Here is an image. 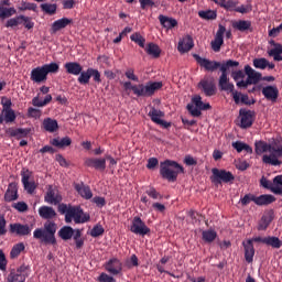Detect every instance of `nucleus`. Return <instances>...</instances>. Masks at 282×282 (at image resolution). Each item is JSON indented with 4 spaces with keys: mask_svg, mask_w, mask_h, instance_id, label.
Returning a JSON list of instances; mask_svg holds the SVG:
<instances>
[{
    "mask_svg": "<svg viewBox=\"0 0 282 282\" xmlns=\"http://www.w3.org/2000/svg\"><path fill=\"white\" fill-rule=\"evenodd\" d=\"M57 210L61 215H65V223L72 224L74 220L75 224H87L91 216L83 210L80 206H72L65 203H61L57 207Z\"/></svg>",
    "mask_w": 282,
    "mask_h": 282,
    "instance_id": "nucleus-1",
    "label": "nucleus"
},
{
    "mask_svg": "<svg viewBox=\"0 0 282 282\" xmlns=\"http://www.w3.org/2000/svg\"><path fill=\"white\" fill-rule=\"evenodd\" d=\"M164 87V84L162 82H149L147 85L139 84V85H132L131 82L123 83V89L126 91H133L134 96H138V98H151L158 90L162 89Z\"/></svg>",
    "mask_w": 282,
    "mask_h": 282,
    "instance_id": "nucleus-2",
    "label": "nucleus"
},
{
    "mask_svg": "<svg viewBox=\"0 0 282 282\" xmlns=\"http://www.w3.org/2000/svg\"><path fill=\"white\" fill-rule=\"evenodd\" d=\"M56 230H58L56 223L47 220L44 228H36L33 231V238L40 239L45 246H56Z\"/></svg>",
    "mask_w": 282,
    "mask_h": 282,
    "instance_id": "nucleus-3",
    "label": "nucleus"
},
{
    "mask_svg": "<svg viewBox=\"0 0 282 282\" xmlns=\"http://www.w3.org/2000/svg\"><path fill=\"white\" fill-rule=\"evenodd\" d=\"M269 153L271 154H264L262 156V162L264 164H271V166H281L282 162L279 158H282V139H273V141L269 143Z\"/></svg>",
    "mask_w": 282,
    "mask_h": 282,
    "instance_id": "nucleus-4",
    "label": "nucleus"
},
{
    "mask_svg": "<svg viewBox=\"0 0 282 282\" xmlns=\"http://www.w3.org/2000/svg\"><path fill=\"white\" fill-rule=\"evenodd\" d=\"M229 67H239V62L228 59L225 64H220L218 67L221 72L218 80V87L221 89V91H235V84L230 83V79L228 78Z\"/></svg>",
    "mask_w": 282,
    "mask_h": 282,
    "instance_id": "nucleus-5",
    "label": "nucleus"
},
{
    "mask_svg": "<svg viewBox=\"0 0 282 282\" xmlns=\"http://www.w3.org/2000/svg\"><path fill=\"white\" fill-rule=\"evenodd\" d=\"M180 173H184V166L177 161L165 160L160 163V175L162 177H177Z\"/></svg>",
    "mask_w": 282,
    "mask_h": 282,
    "instance_id": "nucleus-6",
    "label": "nucleus"
},
{
    "mask_svg": "<svg viewBox=\"0 0 282 282\" xmlns=\"http://www.w3.org/2000/svg\"><path fill=\"white\" fill-rule=\"evenodd\" d=\"M130 231H132L133 235H140V237L151 235V228H149V226H147V223H144L139 216L133 217L130 226Z\"/></svg>",
    "mask_w": 282,
    "mask_h": 282,
    "instance_id": "nucleus-7",
    "label": "nucleus"
},
{
    "mask_svg": "<svg viewBox=\"0 0 282 282\" xmlns=\"http://www.w3.org/2000/svg\"><path fill=\"white\" fill-rule=\"evenodd\" d=\"M193 58L196 61L197 65L205 69V72H217L221 67V63L217 61H210L206 57L199 56V54H193Z\"/></svg>",
    "mask_w": 282,
    "mask_h": 282,
    "instance_id": "nucleus-8",
    "label": "nucleus"
},
{
    "mask_svg": "<svg viewBox=\"0 0 282 282\" xmlns=\"http://www.w3.org/2000/svg\"><path fill=\"white\" fill-rule=\"evenodd\" d=\"M260 186L268 188L274 195H282V177H274L273 182L268 181L265 177L260 178Z\"/></svg>",
    "mask_w": 282,
    "mask_h": 282,
    "instance_id": "nucleus-9",
    "label": "nucleus"
},
{
    "mask_svg": "<svg viewBox=\"0 0 282 282\" xmlns=\"http://www.w3.org/2000/svg\"><path fill=\"white\" fill-rule=\"evenodd\" d=\"M9 230L11 235H17V237H30L32 235V226L21 223H14L9 225Z\"/></svg>",
    "mask_w": 282,
    "mask_h": 282,
    "instance_id": "nucleus-10",
    "label": "nucleus"
},
{
    "mask_svg": "<svg viewBox=\"0 0 282 282\" xmlns=\"http://www.w3.org/2000/svg\"><path fill=\"white\" fill-rule=\"evenodd\" d=\"M239 116H240V127L241 129H250L252 124H254V117L257 113L252 110H246L241 108L239 110Z\"/></svg>",
    "mask_w": 282,
    "mask_h": 282,
    "instance_id": "nucleus-11",
    "label": "nucleus"
},
{
    "mask_svg": "<svg viewBox=\"0 0 282 282\" xmlns=\"http://www.w3.org/2000/svg\"><path fill=\"white\" fill-rule=\"evenodd\" d=\"M204 107V101H202V96L196 95L192 98V104L186 106L187 111L193 116V118H199L202 116V108Z\"/></svg>",
    "mask_w": 282,
    "mask_h": 282,
    "instance_id": "nucleus-12",
    "label": "nucleus"
},
{
    "mask_svg": "<svg viewBox=\"0 0 282 282\" xmlns=\"http://www.w3.org/2000/svg\"><path fill=\"white\" fill-rule=\"evenodd\" d=\"M104 268L108 274H112V276H118V274H122V261L118 258H111L104 264Z\"/></svg>",
    "mask_w": 282,
    "mask_h": 282,
    "instance_id": "nucleus-13",
    "label": "nucleus"
},
{
    "mask_svg": "<svg viewBox=\"0 0 282 282\" xmlns=\"http://www.w3.org/2000/svg\"><path fill=\"white\" fill-rule=\"evenodd\" d=\"M84 165L88 169H95V171H100L101 173L107 169L105 158H86L84 160Z\"/></svg>",
    "mask_w": 282,
    "mask_h": 282,
    "instance_id": "nucleus-14",
    "label": "nucleus"
},
{
    "mask_svg": "<svg viewBox=\"0 0 282 282\" xmlns=\"http://www.w3.org/2000/svg\"><path fill=\"white\" fill-rule=\"evenodd\" d=\"M198 89H200L207 98L217 94V86H215V82L209 79H202L198 83Z\"/></svg>",
    "mask_w": 282,
    "mask_h": 282,
    "instance_id": "nucleus-15",
    "label": "nucleus"
},
{
    "mask_svg": "<svg viewBox=\"0 0 282 282\" xmlns=\"http://www.w3.org/2000/svg\"><path fill=\"white\" fill-rule=\"evenodd\" d=\"M245 74L247 76V83L249 85H259L262 80V75L261 73L254 70L250 65L245 66Z\"/></svg>",
    "mask_w": 282,
    "mask_h": 282,
    "instance_id": "nucleus-16",
    "label": "nucleus"
},
{
    "mask_svg": "<svg viewBox=\"0 0 282 282\" xmlns=\"http://www.w3.org/2000/svg\"><path fill=\"white\" fill-rule=\"evenodd\" d=\"M262 96L274 105L279 100V88L276 86H265L262 88Z\"/></svg>",
    "mask_w": 282,
    "mask_h": 282,
    "instance_id": "nucleus-17",
    "label": "nucleus"
},
{
    "mask_svg": "<svg viewBox=\"0 0 282 282\" xmlns=\"http://www.w3.org/2000/svg\"><path fill=\"white\" fill-rule=\"evenodd\" d=\"M31 80L33 83H45L47 80V73L43 66H37L31 70Z\"/></svg>",
    "mask_w": 282,
    "mask_h": 282,
    "instance_id": "nucleus-18",
    "label": "nucleus"
},
{
    "mask_svg": "<svg viewBox=\"0 0 282 282\" xmlns=\"http://www.w3.org/2000/svg\"><path fill=\"white\" fill-rule=\"evenodd\" d=\"M44 202H46V204H54V206H56L57 204H61V202H63V197L58 195V191L50 186L44 196Z\"/></svg>",
    "mask_w": 282,
    "mask_h": 282,
    "instance_id": "nucleus-19",
    "label": "nucleus"
},
{
    "mask_svg": "<svg viewBox=\"0 0 282 282\" xmlns=\"http://www.w3.org/2000/svg\"><path fill=\"white\" fill-rule=\"evenodd\" d=\"M73 22L74 20L69 18H62L54 21L51 26L52 34H56V32H61V30H65V28H67V25H72Z\"/></svg>",
    "mask_w": 282,
    "mask_h": 282,
    "instance_id": "nucleus-20",
    "label": "nucleus"
},
{
    "mask_svg": "<svg viewBox=\"0 0 282 282\" xmlns=\"http://www.w3.org/2000/svg\"><path fill=\"white\" fill-rule=\"evenodd\" d=\"M242 246L245 248V260L247 263H252L254 261V243H252V240H247L242 242Z\"/></svg>",
    "mask_w": 282,
    "mask_h": 282,
    "instance_id": "nucleus-21",
    "label": "nucleus"
},
{
    "mask_svg": "<svg viewBox=\"0 0 282 282\" xmlns=\"http://www.w3.org/2000/svg\"><path fill=\"white\" fill-rule=\"evenodd\" d=\"M234 30L238 32H252V21L250 20H238L232 22Z\"/></svg>",
    "mask_w": 282,
    "mask_h": 282,
    "instance_id": "nucleus-22",
    "label": "nucleus"
},
{
    "mask_svg": "<svg viewBox=\"0 0 282 282\" xmlns=\"http://www.w3.org/2000/svg\"><path fill=\"white\" fill-rule=\"evenodd\" d=\"M195 47V42L193 41V36L186 35L183 41L178 42L177 50L178 52H191L192 48Z\"/></svg>",
    "mask_w": 282,
    "mask_h": 282,
    "instance_id": "nucleus-23",
    "label": "nucleus"
},
{
    "mask_svg": "<svg viewBox=\"0 0 282 282\" xmlns=\"http://www.w3.org/2000/svg\"><path fill=\"white\" fill-rule=\"evenodd\" d=\"M75 191H77L78 195L84 199H91L94 197V193H91V188L85 183L75 184Z\"/></svg>",
    "mask_w": 282,
    "mask_h": 282,
    "instance_id": "nucleus-24",
    "label": "nucleus"
},
{
    "mask_svg": "<svg viewBox=\"0 0 282 282\" xmlns=\"http://www.w3.org/2000/svg\"><path fill=\"white\" fill-rule=\"evenodd\" d=\"M274 220V210L270 209L265 212L260 220L259 230H267L268 226Z\"/></svg>",
    "mask_w": 282,
    "mask_h": 282,
    "instance_id": "nucleus-25",
    "label": "nucleus"
},
{
    "mask_svg": "<svg viewBox=\"0 0 282 282\" xmlns=\"http://www.w3.org/2000/svg\"><path fill=\"white\" fill-rule=\"evenodd\" d=\"M64 68L66 69L67 74H72L73 76H80L83 72V65L77 62H67L64 65Z\"/></svg>",
    "mask_w": 282,
    "mask_h": 282,
    "instance_id": "nucleus-26",
    "label": "nucleus"
},
{
    "mask_svg": "<svg viewBox=\"0 0 282 282\" xmlns=\"http://www.w3.org/2000/svg\"><path fill=\"white\" fill-rule=\"evenodd\" d=\"M42 128L48 133H56L58 131V121L52 118H45L42 122Z\"/></svg>",
    "mask_w": 282,
    "mask_h": 282,
    "instance_id": "nucleus-27",
    "label": "nucleus"
},
{
    "mask_svg": "<svg viewBox=\"0 0 282 282\" xmlns=\"http://www.w3.org/2000/svg\"><path fill=\"white\" fill-rule=\"evenodd\" d=\"M7 133L11 138H17L18 140H21V138H28V135L30 134V130L24 128H9L7 130Z\"/></svg>",
    "mask_w": 282,
    "mask_h": 282,
    "instance_id": "nucleus-28",
    "label": "nucleus"
},
{
    "mask_svg": "<svg viewBox=\"0 0 282 282\" xmlns=\"http://www.w3.org/2000/svg\"><path fill=\"white\" fill-rule=\"evenodd\" d=\"M39 215L42 219H54L56 217V210L54 209V207H50V206H41L39 208Z\"/></svg>",
    "mask_w": 282,
    "mask_h": 282,
    "instance_id": "nucleus-29",
    "label": "nucleus"
},
{
    "mask_svg": "<svg viewBox=\"0 0 282 282\" xmlns=\"http://www.w3.org/2000/svg\"><path fill=\"white\" fill-rule=\"evenodd\" d=\"M19 189H17V184L11 183L4 194V202H15L19 199Z\"/></svg>",
    "mask_w": 282,
    "mask_h": 282,
    "instance_id": "nucleus-30",
    "label": "nucleus"
},
{
    "mask_svg": "<svg viewBox=\"0 0 282 282\" xmlns=\"http://www.w3.org/2000/svg\"><path fill=\"white\" fill-rule=\"evenodd\" d=\"M276 202V197L271 194H262L260 196H256L257 206H270V204H274Z\"/></svg>",
    "mask_w": 282,
    "mask_h": 282,
    "instance_id": "nucleus-31",
    "label": "nucleus"
},
{
    "mask_svg": "<svg viewBox=\"0 0 282 282\" xmlns=\"http://www.w3.org/2000/svg\"><path fill=\"white\" fill-rule=\"evenodd\" d=\"M159 21L162 28H165L166 30H173V28H177V20H175L174 18L160 14Z\"/></svg>",
    "mask_w": 282,
    "mask_h": 282,
    "instance_id": "nucleus-32",
    "label": "nucleus"
},
{
    "mask_svg": "<svg viewBox=\"0 0 282 282\" xmlns=\"http://www.w3.org/2000/svg\"><path fill=\"white\" fill-rule=\"evenodd\" d=\"M230 94H232L236 105H239V102H242V105H254V102H257L254 99L250 101V97H248V95H243L239 91L234 90L230 91Z\"/></svg>",
    "mask_w": 282,
    "mask_h": 282,
    "instance_id": "nucleus-33",
    "label": "nucleus"
},
{
    "mask_svg": "<svg viewBox=\"0 0 282 282\" xmlns=\"http://www.w3.org/2000/svg\"><path fill=\"white\" fill-rule=\"evenodd\" d=\"M17 120V113L13 109L11 110H2V115L0 113V124H3L6 122L7 124H10V122H14Z\"/></svg>",
    "mask_w": 282,
    "mask_h": 282,
    "instance_id": "nucleus-34",
    "label": "nucleus"
},
{
    "mask_svg": "<svg viewBox=\"0 0 282 282\" xmlns=\"http://www.w3.org/2000/svg\"><path fill=\"white\" fill-rule=\"evenodd\" d=\"M76 235V230L72 228L70 226H64L58 231V237L63 239V241H69V239H74V236Z\"/></svg>",
    "mask_w": 282,
    "mask_h": 282,
    "instance_id": "nucleus-35",
    "label": "nucleus"
},
{
    "mask_svg": "<svg viewBox=\"0 0 282 282\" xmlns=\"http://www.w3.org/2000/svg\"><path fill=\"white\" fill-rule=\"evenodd\" d=\"M147 54L149 56H153V58H160V55L162 54V50H160V46L153 42L149 43L145 47Z\"/></svg>",
    "mask_w": 282,
    "mask_h": 282,
    "instance_id": "nucleus-36",
    "label": "nucleus"
},
{
    "mask_svg": "<svg viewBox=\"0 0 282 282\" xmlns=\"http://www.w3.org/2000/svg\"><path fill=\"white\" fill-rule=\"evenodd\" d=\"M51 144L53 147H57V149H65V147H69L72 144V138L64 137L62 139H53Z\"/></svg>",
    "mask_w": 282,
    "mask_h": 282,
    "instance_id": "nucleus-37",
    "label": "nucleus"
},
{
    "mask_svg": "<svg viewBox=\"0 0 282 282\" xmlns=\"http://www.w3.org/2000/svg\"><path fill=\"white\" fill-rule=\"evenodd\" d=\"M202 239L205 243H213L217 239V231L215 229H207L202 232Z\"/></svg>",
    "mask_w": 282,
    "mask_h": 282,
    "instance_id": "nucleus-38",
    "label": "nucleus"
},
{
    "mask_svg": "<svg viewBox=\"0 0 282 282\" xmlns=\"http://www.w3.org/2000/svg\"><path fill=\"white\" fill-rule=\"evenodd\" d=\"M254 147L257 155H263V153H268V151L270 152V143H267L265 141H257Z\"/></svg>",
    "mask_w": 282,
    "mask_h": 282,
    "instance_id": "nucleus-39",
    "label": "nucleus"
},
{
    "mask_svg": "<svg viewBox=\"0 0 282 282\" xmlns=\"http://www.w3.org/2000/svg\"><path fill=\"white\" fill-rule=\"evenodd\" d=\"M264 246H270L271 248L279 250V248L282 246V241L279 239V237L268 236L265 237Z\"/></svg>",
    "mask_w": 282,
    "mask_h": 282,
    "instance_id": "nucleus-40",
    "label": "nucleus"
},
{
    "mask_svg": "<svg viewBox=\"0 0 282 282\" xmlns=\"http://www.w3.org/2000/svg\"><path fill=\"white\" fill-rule=\"evenodd\" d=\"M52 102V95H46L44 100L39 98V95L32 99L33 107H47Z\"/></svg>",
    "mask_w": 282,
    "mask_h": 282,
    "instance_id": "nucleus-41",
    "label": "nucleus"
},
{
    "mask_svg": "<svg viewBox=\"0 0 282 282\" xmlns=\"http://www.w3.org/2000/svg\"><path fill=\"white\" fill-rule=\"evenodd\" d=\"M149 118H151L152 122L158 124V122H161V118H164V112L162 110H158L154 107L151 108V110L148 113Z\"/></svg>",
    "mask_w": 282,
    "mask_h": 282,
    "instance_id": "nucleus-42",
    "label": "nucleus"
},
{
    "mask_svg": "<svg viewBox=\"0 0 282 282\" xmlns=\"http://www.w3.org/2000/svg\"><path fill=\"white\" fill-rule=\"evenodd\" d=\"M79 85H89V80H91V72L90 68L83 70L79 73V77L77 78Z\"/></svg>",
    "mask_w": 282,
    "mask_h": 282,
    "instance_id": "nucleus-43",
    "label": "nucleus"
},
{
    "mask_svg": "<svg viewBox=\"0 0 282 282\" xmlns=\"http://www.w3.org/2000/svg\"><path fill=\"white\" fill-rule=\"evenodd\" d=\"M198 17L200 19H204L205 21H215V19H217V11L215 10L198 11Z\"/></svg>",
    "mask_w": 282,
    "mask_h": 282,
    "instance_id": "nucleus-44",
    "label": "nucleus"
},
{
    "mask_svg": "<svg viewBox=\"0 0 282 282\" xmlns=\"http://www.w3.org/2000/svg\"><path fill=\"white\" fill-rule=\"evenodd\" d=\"M23 250H25V243L19 242L17 245H14L10 251V258L17 259L19 257V254H21V252H23Z\"/></svg>",
    "mask_w": 282,
    "mask_h": 282,
    "instance_id": "nucleus-45",
    "label": "nucleus"
},
{
    "mask_svg": "<svg viewBox=\"0 0 282 282\" xmlns=\"http://www.w3.org/2000/svg\"><path fill=\"white\" fill-rule=\"evenodd\" d=\"M17 14V9L14 7L6 8L0 6V19H10Z\"/></svg>",
    "mask_w": 282,
    "mask_h": 282,
    "instance_id": "nucleus-46",
    "label": "nucleus"
},
{
    "mask_svg": "<svg viewBox=\"0 0 282 282\" xmlns=\"http://www.w3.org/2000/svg\"><path fill=\"white\" fill-rule=\"evenodd\" d=\"M234 181L235 177H212V184L217 186V188H219L221 184H232Z\"/></svg>",
    "mask_w": 282,
    "mask_h": 282,
    "instance_id": "nucleus-47",
    "label": "nucleus"
},
{
    "mask_svg": "<svg viewBox=\"0 0 282 282\" xmlns=\"http://www.w3.org/2000/svg\"><path fill=\"white\" fill-rule=\"evenodd\" d=\"M269 43L273 47L268 52L269 56H276L279 54H282V44L281 43H276L274 40H271Z\"/></svg>",
    "mask_w": 282,
    "mask_h": 282,
    "instance_id": "nucleus-48",
    "label": "nucleus"
},
{
    "mask_svg": "<svg viewBox=\"0 0 282 282\" xmlns=\"http://www.w3.org/2000/svg\"><path fill=\"white\" fill-rule=\"evenodd\" d=\"M22 184L30 195L36 191V183L30 182V177H22Z\"/></svg>",
    "mask_w": 282,
    "mask_h": 282,
    "instance_id": "nucleus-49",
    "label": "nucleus"
},
{
    "mask_svg": "<svg viewBox=\"0 0 282 282\" xmlns=\"http://www.w3.org/2000/svg\"><path fill=\"white\" fill-rule=\"evenodd\" d=\"M130 40L133 43H137V45H139V47H144V43H147V39H144V36H142V34H140L139 32L133 33L130 36Z\"/></svg>",
    "mask_w": 282,
    "mask_h": 282,
    "instance_id": "nucleus-50",
    "label": "nucleus"
},
{
    "mask_svg": "<svg viewBox=\"0 0 282 282\" xmlns=\"http://www.w3.org/2000/svg\"><path fill=\"white\" fill-rule=\"evenodd\" d=\"M44 68V72L47 74H58V69H61V66H58L57 63H51V64H45L42 66Z\"/></svg>",
    "mask_w": 282,
    "mask_h": 282,
    "instance_id": "nucleus-51",
    "label": "nucleus"
},
{
    "mask_svg": "<svg viewBox=\"0 0 282 282\" xmlns=\"http://www.w3.org/2000/svg\"><path fill=\"white\" fill-rule=\"evenodd\" d=\"M57 8L58 7L56 4H50V3L41 4L42 11L45 12L46 14H50L51 17L56 14Z\"/></svg>",
    "mask_w": 282,
    "mask_h": 282,
    "instance_id": "nucleus-52",
    "label": "nucleus"
},
{
    "mask_svg": "<svg viewBox=\"0 0 282 282\" xmlns=\"http://www.w3.org/2000/svg\"><path fill=\"white\" fill-rule=\"evenodd\" d=\"M213 177H235L230 172L226 170H219L217 167L212 170Z\"/></svg>",
    "mask_w": 282,
    "mask_h": 282,
    "instance_id": "nucleus-53",
    "label": "nucleus"
},
{
    "mask_svg": "<svg viewBox=\"0 0 282 282\" xmlns=\"http://www.w3.org/2000/svg\"><path fill=\"white\" fill-rule=\"evenodd\" d=\"M8 282H25V274L11 272L8 276Z\"/></svg>",
    "mask_w": 282,
    "mask_h": 282,
    "instance_id": "nucleus-54",
    "label": "nucleus"
},
{
    "mask_svg": "<svg viewBox=\"0 0 282 282\" xmlns=\"http://www.w3.org/2000/svg\"><path fill=\"white\" fill-rule=\"evenodd\" d=\"M253 67H256V69H265L268 67V59L265 57L254 58Z\"/></svg>",
    "mask_w": 282,
    "mask_h": 282,
    "instance_id": "nucleus-55",
    "label": "nucleus"
},
{
    "mask_svg": "<svg viewBox=\"0 0 282 282\" xmlns=\"http://www.w3.org/2000/svg\"><path fill=\"white\" fill-rule=\"evenodd\" d=\"M37 8L39 7L36 6V3L22 1L21 7H19V10L21 12H25V10H31L32 12H36Z\"/></svg>",
    "mask_w": 282,
    "mask_h": 282,
    "instance_id": "nucleus-56",
    "label": "nucleus"
},
{
    "mask_svg": "<svg viewBox=\"0 0 282 282\" xmlns=\"http://www.w3.org/2000/svg\"><path fill=\"white\" fill-rule=\"evenodd\" d=\"M82 232L80 229H76L75 235H74V241L76 243V248L79 250L80 248H83V246H85V240H83L82 237Z\"/></svg>",
    "mask_w": 282,
    "mask_h": 282,
    "instance_id": "nucleus-57",
    "label": "nucleus"
},
{
    "mask_svg": "<svg viewBox=\"0 0 282 282\" xmlns=\"http://www.w3.org/2000/svg\"><path fill=\"white\" fill-rule=\"evenodd\" d=\"M126 265L129 270L131 268H138L140 265V260L138 259V256L132 254L129 260H127Z\"/></svg>",
    "mask_w": 282,
    "mask_h": 282,
    "instance_id": "nucleus-58",
    "label": "nucleus"
},
{
    "mask_svg": "<svg viewBox=\"0 0 282 282\" xmlns=\"http://www.w3.org/2000/svg\"><path fill=\"white\" fill-rule=\"evenodd\" d=\"M145 193L152 199H162L164 197L160 192L155 191V187H149Z\"/></svg>",
    "mask_w": 282,
    "mask_h": 282,
    "instance_id": "nucleus-59",
    "label": "nucleus"
},
{
    "mask_svg": "<svg viewBox=\"0 0 282 282\" xmlns=\"http://www.w3.org/2000/svg\"><path fill=\"white\" fill-rule=\"evenodd\" d=\"M12 208L18 210V213H28V204L25 202H18L12 204Z\"/></svg>",
    "mask_w": 282,
    "mask_h": 282,
    "instance_id": "nucleus-60",
    "label": "nucleus"
},
{
    "mask_svg": "<svg viewBox=\"0 0 282 282\" xmlns=\"http://www.w3.org/2000/svg\"><path fill=\"white\" fill-rule=\"evenodd\" d=\"M20 21H23V25L26 30H32L34 28V22L30 17L20 15Z\"/></svg>",
    "mask_w": 282,
    "mask_h": 282,
    "instance_id": "nucleus-61",
    "label": "nucleus"
},
{
    "mask_svg": "<svg viewBox=\"0 0 282 282\" xmlns=\"http://www.w3.org/2000/svg\"><path fill=\"white\" fill-rule=\"evenodd\" d=\"M101 235H105V228L102 225H97L90 230V236L94 238L101 237Z\"/></svg>",
    "mask_w": 282,
    "mask_h": 282,
    "instance_id": "nucleus-62",
    "label": "nucleus"
},
{
    "mask_svg": "<svg viewBox=\"0 0 282 282\" xmlns=\"http://www.w3.org/2000/svg\"><path fill=\"white\" fill-rule=\"evenodd\" d=\"M221 45H224V39L215 37V40L212 41V50H214L215 52H220Z\"/></svg>",
    "mask_w": 282,
    "mask_h": 282,
    "instance_id": "nucleus-63",
    "label": "nucleus"
},
{
    "mask_svg": "<svg viewBox=\"0 0 282 282\" xmlns=\"http://www.w3.org/2000/svg\"><path fill=\"white\" fill-rule=\"evenodd\" d=\"M41 116H42V111H41L40 109L32 108V107H30V108L28 109V117H29V118L39 119V118H41Z\"/></svg>",
    "mask_w": 282,
    "mask_h": 282,
    "instance_id": "nucleus-64",
    "label": "nucleus"
}]
</instances>
